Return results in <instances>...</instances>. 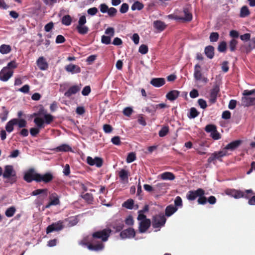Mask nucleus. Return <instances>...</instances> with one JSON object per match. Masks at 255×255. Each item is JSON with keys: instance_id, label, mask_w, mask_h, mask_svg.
<instances>
[{"instance_id": "nucleus-1", "label": "nucleus", "mask_w": 255, "mask_h": 255, "mask_svg": "<svg viewBox=\"0 0 255 255\" xmlns=\"http://www.w3.org/2000/svg\"><path fill=\"white\" fill-rule=\"evenodd\" d=\"M111 232V230L109 228L95 232L92 234L90 240H89L87 237L84 238L81 241L80 244L86 246L90 251L95 252L102 251L105 247L102 242L108 241Z\"/></svg>"}, {"instance_id": "nucleus-2", "label": "nucleus", "mask_w": 255, "mask_h": 255, "mask_svg": "<svg viewBox=\"0 0 255 255\" xmlns=\"http://www.w3.org/2000/svg\"><path fill=\"white\" fill-rule=\"evenodd\" d=\"M205 192L202 188H198L196 190H190L187 194L186 197L188 200L194 201L197 197H199L197 202L199 204L204 205L207 202V199L205 196Z\"/></svg>"}, {"instance_id": "nucleus-3", "label": "nucleus", "mask_w": 255, "mask_h": 255, "mask_svg": "<svg viewBox=\"0 0 255 255\" xmlns=\"http://www.w3.org/2000/svg\"><path fill=\"white\" fill-rule=\"evenodd\" d=\"M225 193L227 195L236 199H239L241 198L249 199V194L253 195L255 194L252 189L246 190L245 192H243L241 190H236L235 189H227L226 190Z\"/></svg>"}, {"instance_id": "nucleus-4", "label": "nucleus", "mask_w": 255, "mask_h": 255, "mask_svg": "<svg viewBox=\"0 0 255 255\" xmlns=\"http://www.w3.org/2000/svg\"><path fill=\"white\" fill-rule=\"evenodd\" d=\"M54 120V117L50 114H44V119L40 117H36L34 119V123L39 128H44L45 124H50Z\"/></svg>"}, {"instance_id": "nucleus-5", "label": "nucleus", "mask_w": 255, "mask_h": 255, "mask_svg": "<svg viewBox=\"0 0 255 255\" xmlns=\"http://www.w3.org/2000/svg\"><path fill=\"white\" fill-rule=\"evenodd\" d=\"M227 151L226 150H222L219 151H216L214 153H212L211 156L208 159V162L209 163H213L215 164L216 163V160H218L220 161H222L221 158L228 155Z\"/></svg>"}, {"instance_id": "nucleus-6", "label": "nucleus", "mask_w": 255, "mask_h": 255, "mask_svg": "<svg viewBox=\"0 0 255 255\" xmlns=\"http://www.w3.org/2000/svg\"><path fill=\"white\" fill-rule=\"evenodd\" d=\"M64 228V225L63 221L59 220L47 227L46 230V234H48L53 232H59L62 230Z\"/></svg>"}, {"instance_id": "nucleus-7", "label": "nucleus", "mask_w": 255, "mask_h": 255, "mask_svg": "<svg viewBox=\"0 0 255 255\" xmlns=\"http://www.w3.org/2000/svg\"><path fill=\"white\" fill-rule=\"evenodd\" d=\"M86 22V16H81L78 21V24L76 26L78 32L81 34H85L88 33L89 28L87 26L84 25Z\"/></svg>"}, {"instance_id": "nucleus-8", "label": "nucleus", "mask_w": 255, "mask_h": 255, "mask_svg": "<svg viewBox=\"0 0 255 255\" xmlns=\"http://www.w3.org/2000/svg\"><path fill=\"white\" fill-rule=\"evenodd\" d=\"M165 217L162 214L155 216L152 220V226L154 228H160L163 226L166 222Z\"/></svg>"}, {"instance_id": "nucleus-9", "label": "nucleus", "mask_w": 255, "mask_h": 255, "mask_svg": "<svg viewBox=\"0 0 255 255\" xmlns=\"http://www.w3.org/2000/svg\"><path fill=\"white\" fill-rule=\"evenodd\" d=\"M54 178L52 173L50 172H46L44 174H40L39 173L36 176V182H43L47 184L51 182Z\"/></svg>"}, {"instance_id": "nucleus-10", "label": "nucleus", "mask_w": 255, "mask_h": 255, "mask_svg": "<svg viewBox=\"0 0 255 255\" xmlns=\"http://www.w3.org/2000/svg\"><path fill=\"white\" fill-rule=\"evenodd\" d=\"M38 174V173L35 172L33 169L31 168L25 173L23 179L27 183H30L32 181L36 182V176Z\"/></svg>"}, {"instance_id": "nucleus-11", "label": "nucleus", "mask_w": 255, "mask_h": 255, "mask_svg": "<svg viewBox=\"0 0 255 255\" xmlns=\"http://www.w3.org/2000/svg\"><path fill=\"white\" fill-rule=\"evenodd\" d=\"M87 163L91 165H96L97 167H101L103 164V160L101 157H96L94 158L90 156H88L87 158Z\"/></svg>"}, {"instance_id": "nucleus-12", "label": "nucleus", "mask_w": 255, "mask_h": 255, "mask_svg": "<svg viewBox=\"0 0 255 255\" xmlns=\"http://www.w3.org/2000/svg\"><path fill=\"white\" fill-rule=\"evenodd\" d=\"M13 74V71L8 68H3L0 72V79L3 81H6Z\"/></svg>"}, {"instance_id": "nucleus-13", "label": "nucleus", "mask_w": 255, "mask_h": 255, "mask_svg": "<svg viewBox=\"0 0 255 255\" xmlns=\"http://www.w3.org/2000/svg\"><path fill=\"white\" fill-rule=\"evenodd\" d=\"M135 232L134 230L131 228H128L122 231L120 233V237L122 239L131 238L134 237Z\"/></svg>"}, {"instance_id": "nucleus-14", "label": "nucleus", "mask_w": 255, "mask_h": 255, "mask_svg": "<svg viewBox=\"0 0 255 255\" xmlns=\"http://www.w3.org/2000/svg\"><path fill=\"white\" fill-rule=\"evenodd\" d=\"M3 177L4 178H9L11 177H14L16 178V173L12 165H6L4 167Z\"/></svg>"}, {"instance_id": "nucleus-15", "label": "nucleus", "mask_w": 255, "mask_h": 255, "mask_svg": "<svg viewBox=\"0 0 255 255\" xmlns=\"http://www.w3.org/2000/svg\"><path fill=\"white\" fill-rule=\"evenodd\" d=\"M151 225V221L150 219H146L141 221L139 223L138 230L139 233H145L150 227Z\"/></svg>"}, {"instance_id": "nucleus-16", "label": "nucleus", "mask_w": 255, "mask_h": 255, "mask_svg": "<svg viewBox=\"0 0 255 255\" xmlns=\"http://www.w3.org/2000/svg\"><path fill=\"white\" fill-rule=\"evenodd\" d=\"M242 105L244 107L255 105V97H242Z\"/></svg>"}, {"instance_id": "nucleus-17", "label": "nucleus", "mask_w": 255, "mask_h": 255, "mask_svg": "<svg viewBox=\"0 0 255 255\" xmlns=\"http://www.w3.org/2000/svg\"><path fill=\"white\" fill-rule=\"evenodd\" d=\"M221 84L220 79H216L212 89L210 90L211 96H217L220 91V86Z\"/></svg>"}, {"instance_id": "nucleus-18", "label": "nucleus", "mask_w": 255, "mask_h": 255, "mask_svg": "<svg viewBox=\"0 0 255 255\" xmlns=\"http://www.w3.org/2000/svg\"><path fill=\"white\" fill-rule=\"evenodd\" d=\"M66 71L72 74L79 73L81 72V68L79 66L73 64L67 65L65 68Z\"/></svg>"}, {"instance_id": "nucleus-19", "label": "nucleus", "mask_w": 255, "mask_h": 255, "mask_svg": "<svg viewBox=\"0 0 255 255\" xmlns=\"http://www.w3.org/2000/svg\"><path fill=\"white\" fill-rule=\"evenodd\" d=\"M36 63L37 66L41 70H45L48 67V64L43 56L40 57L37 59Z\"/></svg>"}, {"instance_id": "nucleus-20", "label": "nucleus", "mask_w": 255, "mask_h": 255, "mask_svg": "<svg viewBox=\"0 0 255 255\" xmlns=\"http://www.w3.org/2000/svg\"><path fill=\"white\" fill-rule=\"evenodd\" d=\"M112 227L116 230V232H120L124 227V222L122 219L116 220L112 223Z\"/></svg>"}, {"instance_id": "nucleus-21", "label": "nucleus", "mask_w": 255, "mask_h": 255, "mask_svg": "<svg viewBox=\"0 0 255 255\" xmlns=\"http://www.w3.org/2000/svg\"><path fill=\"white\" fill-rule=\"evenodd\" d=\"M241 143V141L240 140H237L233 141L230 143L228 144L223 150H234L239 146Z\"/></svg>"}, {"instance_id": "nucleus-22", "label": "nucleus", "mask_w": 255, "mask_h": 255, "mask_svg": "<svg viewBox=\"0 0 255 255\" xmlns=\"http://www.w3.org/2000/svg\"><path fill=\"white\" fill-rule=\"evenodd\" d=\"M150 83L154 87H159L165 84V80L162 78H153Z\"/></svg>"}, {"instance_id": "nucleus-23", "label": "nucleus", "mask_w": 255, "mask_h": 255, "mask_svg": "<svg viewBox=\"0 0 255 255\" xmlns=\"http://www.w3.org/2000/svg\"><path fill=\"white\" fill-rule=\"evenodd\" d=\"M162 180H173L175 178L174 174L170 172H164L159 175Z\"/></svg>"}, {"instance_id": "nucleus-24", "label": "nucleus", "mask_w": 255, "mask_h": 255, "mask_svg": "<svg viewBox=\"0 0 255 255\" xmlns=\"http://www.w3.org/2000/svg\"><path fill=\"white\" fill-rule=\"evenodd\" d=\"M194 76L195 79L197 81L201 80L202 79V74L201 71V66L198 64H196L195 66Z\"/></svg>"}, {"instance_id": "nucleus-25", "label": "nucleus", "mask_w": 255, "mask_h": 255, "mask_svg": "<svg viewBox=\"0 0 255 255\" xmlns=\"http://www.w3.org/2000/svg\"><path fill=\"white\" fill-rule=\"evenodd\" d=\"M153 26L159 31H163L166 27L164 22L160 20H156L153 22Z\"/></svg>"}, {"instance_id": "nucleus-26", "label": "nucleus", "mask_w": 255, "mask_h": 255, "mask_svg": "<svg viewBox=\"0 0 255 255\" xmlns=\"http://www.w3.org/2000/svg\"><path fill=\"white\" fill-rule=\"evenodd\" d=\"M55 150L57 152H67V151H72V148L67 144H63L56 148H55Z\"/></svg>"}, {"instance_id": "nucleus-27", "label": "nucleus", "mask_w": 255, "mask_h": 255, "mask_svg": "<svg viewBox=\"0 0 255 255\" xmlns=\"http://www.w3.org/2000/svg\"><path fill=\"white\" fill-rule=\"evenodd\" d=\"M177 210V208L170 205L166 207L165 211V215L167 217H170Z\"/></svg>"}, {"instance_id": "nucleus-28", "label": "nucleus", "mask_w": 255, "mask_h": 255, "mask_svg": "<svg viewBox=\"0 0 255 255\" xmlns=\"http://www.w3.org/2000/svg\"><path fill=\"white\" fill-rule=\"evenodd\" d=\"M50 201L54 205H58L60 203L59 200V197L57 195L56 193H52L49 197Z\"/></svg>"}, {"instance_id": "nucleus-29", "label": "nucleus", "mask_w": 255, "mask_h": 255, "mask_svg": "<svg viewBox=\"0 0 255 255\" xmlns=\"http://www.w3.org/2000/svg\"><path fill=\"white\" fill-rule=\"evenodd\" d=\"M205 53L209 58H213L214 55V47L212 46H207L205 49Z\"/></svg>"}, {"instance_id": "nucleus-30", "label": "nucleus", "mask_w": 255, "mask_h": 255, "mask_svg": "<svg viewBox=\"0 0 255 255\" xmlns=\"http://www.w3.org/2000/svg\"><path fill=\"white\" fill-rule=\"evenodd\" d=\"M48 190L46 188L44 189H38L34 190L31 193L32 196H37L40 194H42L44 197H46L47 195Z\"/></svg>"}, {"instance_id": "nucleus-31", "label": "nucleus", "mask_w": 255, "mask_h": 255, "mask_svg": "<svg viewBox=\"0 0 255 255\" xmlns=\"http://www.w3.org/2000/svg\"><path fill=\"white\" fill-rule=\"evenodd\" d=\"M16 125L15 121L13 119L8 122L5 126V129L8 132H11L13 130V126Z\"/></svg>"}, {"instance_id": "nucleus-32", "label": "nucleus", "mask_w": 255, "mask_h": 255, "mask_svg": "<svg viewBox=\"0 0 255 255\" xmlns=\"http://www.w3.org/2000/svg\"><path fill=\"white\" fill-rule=\"evenodd\" d=\"M81 88L78 86H73L69 88L68 91L65 93V96H69L72 94H75L79 91Z\"/></svg>"}, {"instance_id": "nucleus-33", "label": "nucleus", "mask_w": 255, "mask_h": 255, "mask_svg": "<svg viewBox=\"0 0 255 255\" xmlns=\"http://www.w3.org/2000/svg\"><path fill=\"white\" fill-rule=\"evenodd\" d=\"M128 171L122 169L119 172V176L120 179L123 181L128 180Z\"/></svg>"}, {"instance_id": "nucleus-34", "label": "nucleus", "mask_w": 255, "mask_h": 255, "mask_svg": "<svg viewBox=\"0 0 255 255\" xmlns=\"http://www.w3.org/2000/svg\"><path fill=\"white\" fill-rule=\"evenodd\" d=\"M184 16L179 18L180 19L186 21H190L192 19V14L188 11L187 9H185L183 10Z\"/></svg>"}, {"instance_id": "nucleus-35", "label": "nucleus", "mask_w": 255, "mask_h": 255, "mask_svg": "<svg viewBox=\"0 0 255 255\" xmlns=\"http://www.w3.org/2000/svg\"><path fill=\"white\" fill-rule=\"evenodd\" d=\"M250 14V10L246 5L243 6L240 10V16L241 17H245L249 16Z\"/></svg>"}, {"instance_id": "nucleus-36", "label": "nucleus", "mask_w": 255, "mask_h": 255, "mask_svg": "<svg viewBox=\"0 0 255 255\" xmlns=\"http://www.w3.org/2000/svg\"><path fill=\"white\" fill-rule=\"evenodd\" d=\"M81 197L88 204H92L94 200L93 195L88 193L81 195Z\"/></svg>"}, {"instance_id": "nucleus-37", "label": "nucleus", "mask_w": 255, "mask_h": 255, "mask_svg": "<svg viewBox=\"0 0 255 255\" xmlns=\"http://www.w3.org/2000/svg\"><path fill=\"white\" fill-rule=\"evenodd\" d=\"M16 212V208L14 206H11L7 208L5 211V215L7 217H12Z\"/></svg>"}, {"instance_id": "nucleus-38", "label": "nucleus", "mask_w": 255, "mask_h": 255, "mask_svg": "<svg viewBox=\"0 0 255 255\" xmlns=\"http://www.w3.org/2000/svg\"><path fill=\"white\" fill-rule=\"evenodd\" d=\"M181 95V96H187L188 95L187 92H181L177 90H172L168 92L166 96H179Z\"/></svg>"}, {"instance_id": "nucleus-39", "label": "nucleus", "mask_w": 255, "mask_h": 255, "mask_svg": "<svg viewBox=\"0 0 255 255\" xmlns=\"http://www.w3.org/2000/svg\"><path fill=\"white\" fill-rule=\"evenodd\" d=\"M134 201L129 199L127 200L123 204V206L128 209H132L133 208Z\"/></svg>"}, {"instance_id": "nucleus-40", "label": "nucleus", "mask_w": 255, "mask_h": 255, "mask_svg": "<svg viewBox=\"0 0 255 255\" xmlns=\"http://www.w3.org/2000/svg\"><path fill=\"white\" fill-rule=\"evenodd\" d=\"M143 7V4L139 2L138 1H136L133 3L132 5L131 8L132 10H140L142 9Z\"/></svg>"}, {"instance_id": "nucleus-41", "label": "nucleus", "mask_w": 255, "mask_h": 255, "mask_svg": "<svg viewBox=\"0 0 255 255\" xmlns=\"http://www.w3.org/2000/svg\"><path fill=\"white\" fill-rule=\"evenodd\" d=\"M11 50V47L9 45L3 44L0 46V52L2 54H6Z\"/></svg>"}, {"instance_id": "nucleus-42", "label": "nucleus", "mask_w": 255, "mask_h": 255, "mask_svg": "<svg viewBox=\"0 0 255 255\" xmlns=\"http://www.w3.org/2000/svg\"><path fill=\"white\" fill-rule=\"evenodd\" d=\"M16 125H17L19 128H25L26 126L27 122L24 119H14Z\"/></svg>"}, {"instance_id": "nucleus-43", "label": "nucleus", "mask_w": 255, "mask_h": 255, "mask_svg": "<svg viewBox=\"0 0 255 255\" xmlns=\"http://www.w3.org/2000/svg\"><path fill=\"white\" fill-rule=\"evenodd\" d=\"M199 114V112L197 111L196 108H191L190 110V114L188 118L190 119H194L197 117Z\"/></svg>"}, {"instance_id": "nucleus-44", "label": "nucleus", "mask_w": 255, "mask_h": 255, "mask_svg": "<svg viewBox=\"0 0 255 255\" xmlns=\"http://www.w3.org/2000/svg\"><path fill=\"white\" fill-rule=\"evenodd\" d=\"M71 17L69 15H66L64 16L62 19V24L65 25H69L71 23Z\"/></svg>"}, {"instance_id": "nucleus-45", "label": "nucleus", "mask_w": 255, "mask_h": 255, "mask_svg": "<svg viewBox=\"0 0 255 255\" xmlns=\"http://www.w3.org/2000/svg\"><path fill=\"white\" fill-rule=\"evenodd\" d=\"M169 132V128L167 126H164L159 130L158 134L160 137H164Z\"/></svg>"}, {"instance_id": "nucleus-46", "label": "nucleus", "mask_w": 255, "mask_h": 255, "mask_svg": "<svg viewBox=\"0 0 255 255\" xmlns=\"http://www.w3.org/2000/svg\"><path fill=\"white\" fill-rule=\"evenodd\" d=\"M238 44V41L235 39H232L229 43V48L231 51H235L236 48V46Z\"/></svg>"}, {"instance_id": "nucleus-47", "label": "nucleus", "mask_w": 255, "mask_h": 255, "mask_svg": "<svg viewBox=\"0 0 255 255\" xmlns=\"http://www.w3.org/2000/svg\"><path fill=\"white\" fill-rule=\"evenodd\" d=\"M136 159V155L134 152H130L128 155L126 161L128 163H131L134 161Z\"/></svg>"}, {"instance_id": "nucleus-48", "label": "nucleus", "mask_w": 255, "mask_h": 255, "mask_svg": "<svg viewBox=\"0 0 255 255\" xmlns=\"http://www.w3.org/2000/svg\"><path fill=\"white\" fill-rule=\"evenodd\" d=\"M43 128H39L36 126V128H32L30 129V133L32 136H36L40 132V129Z\"/></svg>"}, {"instance_id": "nucleus-49", "label": "nucleus", "mask_w": 255, "mask_h": 255, "mask_svg": "<svg viewBox=\"0 0 255 255\" xmlns=\"http://www.w3.org/2000/svg\"><path fill=\"white\" fill-rule=\"evenodd\" d=\"M216 129V126L212 124L207 125L205 128V130L207 132H210L211 133Z\"/></svg>"}, {"instance_id": "nucleus-50", "label": "nucleus", "mask_w": 255, "mask_h": 255, "mask_svg": "<svg viewBox=\"0 0 255 255\" xmlns=\"http://www.w3.org/2000/svg\"><path fill=\"white\" fill-rule=\"evenodd\" d=\"M227 49V44L225 41L220 42L218 46V50L219 52H224Z\"/></svg>"}, {"instance_id": "nucleus-51", "label": "nucleus", "mask_w": 255, "mask_h": 255, "mask_svg": "<svg viewBox=\"0 0 255 255\" xmlns=\"http://www.w3.org/2000/svg\"><path fill=\"white\" fill-rule=\"evenodd\" d=\"M219 35L217 32H212L210 35V40L211 42H216L218 41Z\"/></svg>"}, {"instance_id": "nucleus-52", "label": "nucleus", "mask_w": 255, "mask_h": 255, "mask_svg": "<svg viewBox=\"0 0 255 255\" xmlns=\"http://www.w3.org/2000/svg\"><path fill=\"white\" fill-rule=\"evenodd\" d=\"M148 50L147 46L145 44H142L139 47L138 52L142 54H145L147 53Z\"/></svg>"}, {"instance_id": "nucleus-53", "label": "nucleus", "mask_w": 255, "mask_h": 255, "mask_svg": "<svg viewBox=\"0 0 255 255\" xmlns=\"http://www.w3.org/2000/svg\"><path fill=\"white\" fill-rule=\"evenodd\" d=\"M101 41L103 43L109 44L111 43V37L109 36L103 35L102 36Z\"/></svg>"}, {"instance_id": "nucleus-54", "label": "nucleus", "mask_w": 255, "mask_h": 255, "mask_svg": "<svg viewBox=\"0 0 255 255\" xmlns=\"http://www.w3.org/2000/svg\"><path fill=\"white\" fill-rule=\"evenodd\" d=\"M174 204L176 207H181L183 206L182 200L180 196H177L174 200Z\"/></svg>"}, {"instance_id": "nucleus-55", "label": "nucleus", "mask_w": 255, "mask_h": 255, "mask_svg": "<svg viewBox=\"0 0 255 255\" xmlns=\"http://www.w3.org/2000/svg\"><path fill=\"white\" fill-rule=\"evenodd\" d=\"M210 136L212 137L213 139L214 140H218L221 138V134L220 133L216 130H215L214 132L211 133Z\"/></svg>"}, {"instance_id": "nucleus-56", "label": "nucleus", "mask_w": 255, "mask_h": 255, "mask_svg": "<svg viewBox=\"0 0 255 255\" xmlns=\"http://www.w3.org/2000/svg\"><path fill=\"white\" fill-rule=\"evenodd\" d=\"M112 143L117 145H119L121 143L120 137L119 136H115L111 139Z\"/></svg>"}, {"instance_id": "nucleus-57", "label": "nucleus", "mask_w": 255, "mask_h": 255, "mask_svg": "<svg viewBox=\"0 0 255 255\" xmlns=\"http://www.w3.org/2000/svg\"><path fill=\"white\" fill-rule=\"evenodd\" d=\"M231 117V113L229 111H225L223 112L222 118L225 120H229Z\"/></svg>"}, {"instance_id": "nucleus-58", "label": "nucleus", "mask_w": 255, "mask_h": 255, "mask_svg": "<svg viewBox=\"0 0 255 255\" xmlns=\"http://www.w3.org/2000/svg\"><path fill=\"white\" fill-rule=\"evenodd\" d=\"M105 34L107 35H109V36L111 37L114 36L115 34V29L113 27H108L105 30Z\"/></svg>"}, {"instance_id": "nucleus-59", "label": "nucleus", "mask_w": 255, "mask_h": 255, "mask_svg": "<svg viewBox=\"0 0 255 255\" xmlns=\"http://www.w3.org/2000/svg\"><path fill=\"white\" fill-rule=\"evenodd\" d=\"M103 130L106 133H110L113 130V128L110 125L105 124L103 126Z\"/></svg>"}, {"instance_id": "nucleus-60", "label": "nucleus", "mask_w": 255, "mask_h": 255, "mask_svg": "<svg viewBox=\"0 0 255 255\" xmlns=\"http://www.w3.org/2000/svg\"><path fill=\"white\" fill-rule=\"evenodd\" d=\"M125 223L128 226L133 225L134 221L133 220L132 217L130 215L128 216L125 220Z\"/></svg>"}, {"instance_id": "nucleus-61", "label": "nucleus", "mask_w": 255, "mask_h": 255, "mask_svg": "<svg viewBox=\"0 0 255 255\" xmlns=\"http://www.w3.org/2000/svg\"><path fill=\"white\" fill-rule=\"evenodd\" d=\"M128 9V5L127 3H123L120 8V12L122 13H124L127 12Z\"/></svg>"}, {"instance_id": "nucleus-62", "label": "nucleus", "mask_w": 255, "mask_h": 255, "mask_svg": "<svg viewBox=\"0 0 255 255\" xmlns=\"http://www.w3.org/2000/svg\"><path fill=\"white\" fill-rule=\"evenodd\" d=\"M132 112V109L131 108L127 107L124 110L123 113L125 116H130L131 115Z\"/></svg>"}, {"instance_id": "nucleus-63", "label": "nucleus", "mask_w": 255, "mask_h": 255, "mask_svg": "<svg viewBox=\"0 0 255 255\" xmlns=\"http://www.w3.org/2000/svg\"><path fill=\"white\" fill-rule=\"evenodd\" d=\"M198 102L199 106H200V107L202 109H204L207 106L206 102L202 99H200L199 100H198Z\"/></svg>"}, {"instance_id": "nucleus-64", "label": "nucleus", "mask_w": 255, "mask_h": 255, "mask_svg": "<svg viewBox=\"0 0 255 255\" xmlns=\"http://www.w3.org/2000/svg\"><path fill=\"white\" fill-rule=\"evenodd\" d=\"M117 12V9L114 7H111L110 8H108V13L110 16H115Z\"/></svg>"}]
</instances>
